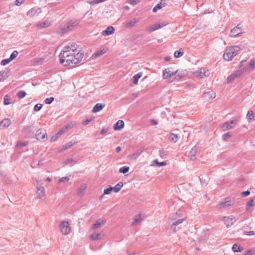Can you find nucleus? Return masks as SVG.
Wrapping results in <instances>:
<instances>
[{"label": "nucleus", "instance_id": "603ef678", "mask_svg": "<svg viewBox=\"0 0 255 255\" xmlns=\"http://www.w3.org/2000/svg\"><path fill=\"white\" fill-rule=\"evenodd\" d=\"M112 187H110L108 188H107L104 190V194H109L111 193V191H112Z\"/></svg>", "mask_w": 255, "mask_h": 255}, {"label": "nucleus", "instance_id": "7c9ffc66", "mask_svg": "<svg viewBox=\"0 0 255 255\" xmlns=\"http://www.w3.org/2000/svg\"><path fill=\"white\" fill-rule=\"evenodd\" d=\"M50 22L48 21H45L44 22L37 24V26L42 28H45L49 26Z\"/></svg>", "mask_w": 255, "mask_h": 255}, {"label": "nucleus", "instance_id": "412c9836", "mask_svg": "<svg viewBox=\"0 0 255 255\" xmlns=\"http://www.w3.org/2000/svg\"><path fill=\"white\" fill-rule=\"evenodd\" d=\"M138 21H139V19L134 18L132 19V20H131L130 21L126 23V24H125V27L126 28H130V27H133Z\"/></svg>", "mask_w": 255, "mask_h": 255}, {"label": "nucleus", "instance_id": "09e8293b", "mask_svg": "<svg viewBox=\"0 0 255 255\" xmlns=\"http://www.w3.org/2000/svg\"><path fill=\"white\" fill-rule=\"evenodd\" d=\"M154 162L156 163V166L158 167L165 166L167 164V163L165 161H162V162H159L157 160H154Z\"/></svg>", "mask_w": 255, "mask_h": 255}, {"label": "nucleus", "instance_id": "6ab92c4d", "mask_svg": "<svg viewBox=\"0 0 255 255\" xmlns=\"http://www.w3.org/2000/svg\"><path fill=\"white\" fill-rule=\"evenodd\" d=\"M114 31V28L113 26H108L105 30H104L102 32V34L104 36L109 35L113 33Z\"/></svg>", "mask_w": 255, "mask_h": 255}, {"label": "nucleus", "instance_id": "c756f323", "mask_svg": "<svg viewBox=\"0 0 255 255\" xmlns=\"http://www.w3.org/2000/svg\"><path fill=\"white\" fill-rule=\"evenodd\" d=\"M142 220H143V219L141 217V215H138L134 219L133 224L134 225H136L139 223H140Z\"/></svg>", "mask_w": 255, "mask_h": 255}, {"label": "nucleus", "instance_id": "f3484780", "mask_svg": "<svg viewBox=\"0 0 255 255\" xmlns=\"http://www.w3.org/2000/svg\"><path fill=\"white\" fill-rule=\"evenodd\" d=\"M174 72L171 71L170 68L165 69L163 72V76L164 79H167L168 77H171L173 75H175Z\"/></svg>", "mask_w": 255, "mask_h": 255}, {"label": "nucleus", "instance_id": "c85d7f7f", "mask_svg": "<svg viewBox=\"0 0 255 255\" xmlns=\"http://www.w3.org/2000/svg\"><path fill=\"white\" fill-rule=\"evenodd\" d=\"M3 100V103L5 105H8L11 103V99L8 95H6L4 97Z\"/></svg>", "mask_w": 255, "mask_h": 255}, {"label": "nucleus", "instance_id": "69168bd1", "mask_svg": "<svg viewBox=\"0 0 255 255\" xmlns=\"http://www.w3.org/2000/svg\"><path fill=\"white\" fill-rule=\"evenodd\" d=\"M245 234L246 235H255V233L254 231H250V232H245Z\"/></svg>", "mask_w": 255, "mask_h": 255}, {"label": "nucleus", "instance_id": "58836bf2", "mask_svg": "<svg viewBox=\"0 0 255 255\" xmlns=\"http://www.w3.org/2000/svg\"><path fill=\"white\" fill-rule=\"evenodd\" d=\"M250 69H254L255 68V59H252L248 66Z\"/></svg>", "mask_w": 255, "mask_h": 255}, {"label": "nucleus", "instance_id": "39448f33", "mask_svg": "<svg viewBox=\"0 0 255 255\" xmlns=\"http://www.w3.org/2000/svg\"><path fill=\"white\" fill-rule=\"evenodd\" d=\"M46 135V131L45 129H38L35 134L36 139L41 141H45L47 139Z\"/></svg>", "mask_w": 255, "mask_h": 255}, {"label": "nucleus", "instance_id": "37998d69", "mask_svg": "<svg viewBox=\"0 0 255 255\" xmlns=\"http://www.w3.org/2000/svg\"><path fill=\"white\" fill-rule=\"evenodd\" d=\"M42 107V104H37L35 105L33 110H34V111H35L36 112H38L41 109Z\"/></svg>", "mask_w": 255, "mask_h": 255}, {"label": "nucleus", "instance_id": "8fccbe9b", "mask_svg": "<svg viewBox=\"0 0 255 255\" xmlns=\"http://www.w3.org/2000/svg\"><path fill=\"white\" fill-rule=\"evenodd\" d=\"M68 131L66 128H65V127H63L57 133V137H59L60 135H61L63 133L65 132L66 131Z\"/></svg>", "mask_w": 255, "mask_h": 255}, {"label": "nucleus", "instance_id": "2f4dec72", "mask_svg": "<svg viewBox=\"0 0 255 255\" xmlns=\"http://www.w3.org/2000/svg\"><path fill=\"white\" fill-rule=\"evenodd\" d=\"M180 138V136L177 134L172 133L170 135V139L173 142H176Z\"/></svg>", "mask_w": 255, "mask_h": 255}, {"label": "nucleus", "instance_id": "49530a36", "mask_svg": "<svg viewBox=\"0 0 255 255\" xmlns=\"http://www.w3.org/2000/svg\"><path fill=\"white\" fill-rule=\"evenodd\" d=\"M10 61H11V60H10L9 58L4 59H3L1 61L0 64H1V65L4 66V65H6L7 64H8Z\"/></svg>", "mask_w": 255, "mask_h": 255}, {"label": "nucleus", "instance_id": "79ce46f5", "mask_svg": "<svg viewBox=\"0 0 255 255\" xmlns=\"http://www.w3.org/2000/svg\"><path fill=\"white\" fill-rule=\"evenodd\" d=\"M26 95V93L23 91H20L18 92L17 96V97L20 98H24Z\"/></svg>", "mask_w": 255, "mask_h": 255}, {"label": "nucleus", "instance_id": "a878e982", "mask_svg": "<svg viewBox=\"0 0 255 255\" xmlns=\"http://www.w3.org/2000/svg\"><path fill=\"white\" fill-rule=\"evenodd\" d=\"M123 186V183L122 182H120L117 185H116L115 187H112V190H113L115 192L117 193L120 191L122 187Z\"/></svg>", "mask_w": 255, "mask_h": 255}, {"label": "nucleus", "instance_id": "338daca9", "mask_svg": "<svg viewBox=\"0 0 255 255\" xmlns=\"http://www.w3.org/2000/svg\"><path fill=\"white\" fill-rule=\"evenodd\" d=\"M150 123L152 125L155 126L157 125V122L155 120L152 119L150 120Z\"/></svg>", "mask_w": 255, "mask_h": 255}, {"label": "nucleus", "instance_id": "3c124183", "mask_svg": "<svg viewBox=\"0 0 255 255\" xmlns=\"http://www.w3.org/2000/svg\"><path fill=\"white\" fill-rule=\"evenodd\" d=\"M54 99L53 97L46 98L44 101L45 103L46 104H50L54 101Z\"/></svg>", "mask_w": 255, "mask_h": 255}, {"label": "nucleus", "instance_id": "0e129e2a", "mask_svg": "<svg viewBox=\"0 0 255 255\" xmlns=\"http://www.w3.org/2000/svg\"><path fill=\"white\" fill-rule=\"evenodd\" d=\"M108 129V128H103L102 129V130H101V134H104L105 133H106V132H107Z\"/></svg>", "mask_w": 255, "mask_h": 255}, {"label": "nucleus", "instance_id": "4be33fe9", "mask_svg": "<svg viewBox=\"0 0 255 255\" xmlns=\"http://www.w3.org/2000/svg\"><path fill=\"white\" fill-rule=\"evenodd\" d=\"M105 221L102 219L98 220L92 226V229H96L105 223Z\"/></svg>", "mask_w": 255, "mask_h": 255}, {"label": "nucleus", "instance_id": "5fc2aeb1", "mask_svg": "<svg viewBox=\"0 0 255 255\" xmlns=\"http://www.w3.org/2000/svg\"><path fill=\"white\" fill-rule=\"evenodd\" d=\"M140 152L139 151H137L135 153L132 155V158L135 159H136L140 155Z\"/></svg>", "mask_w": 255, "mask_h": 255}, {"label": "nucleus", "instance_id": "bf43d9fd", "mask_svg": "<svg viewBox=\"0 0 255 255\" xmlns=\"http://www.w3.org/2000/svg\"><path fill=\"white\" fill-rule=\"evenodd\" d=\"M250 194L249 191H244L241 193V195L243 196H247Z\"/></svg>", "mask_w": 255, "mask_h": 255}, {"label": "nucleus", "instance_id": "5701e85b", "mask_svg": "<svg viewBox=\"0 0 255 255\" xmlns=\"http://www.w3.org/2000/svg\"><path fill=\"white\" fill-rule=\"evenodd\" d=\"M197 152V147L196 146L193 147L190 151L189 157L192 160H195L196 159V154Z\"/></svg>", "mask_w": 255, "mask_h": 255}, {"label": "nucleus", "instance_id": "6e6552de", "mask_svg": "<svg viewBox=\"0 0 255 255\" xmlns=\"http://www.w3.org/2000/svg\"><path fill=\"white\" fill-rule=\"evenodd\" d=\"M233 203L231 199L227 198L224 201L219 202L218 206L220 208H225L233 205Z\"/></svg>", "mask_w": 255, "mask_h": 255}, {"label": "nucleus", "instance_id": "864d4df0", "mask_svg": "<svg viewBox=\"0 0 255 255\" xmlns=\"http://www.w3.org/2000/svg\"><path fill=\"white\" fill-rule=\"evenodd\" d=\"M153 25V27H154V28L155 30H157V29L161 28L163 26V24H159V23L155 24H154Z\"/></svg>", "mask_w": 255, "mask_h": 255}, {"label": "nucleus", "instance_id": "f03ea898", "mask_svg": "<svg viewBox=\"0 0 255 255\" xmlns=\"http://www.w3.org/2000/svg\"><path fill=\"white\" fill-rule=\"evenodd\" d=\"M240 50L241 49L238 46L227 47L223 55L224 59L228 61L231 60L237 55Z\"/></svg>", "mask_w": 255, "mask_h": 255}, {"label": "nucleus", "instance_id": "de8ad7c7", "mask_svg": "<svg viewBox=\"0 0 255 255\" xmlns=\"http://www.w3.org/2000/svg\"><path fill=\"white\" fill-rule=\"evenodd\" d=\"M69 180V178L68 177H64L61 178L58 180V183H60L61 182H67Z\"/></svg>", "mask_w": 255, "mask_h": 255}, {"label": "nucleus", "instance_id": "4468645a", "mask_svg": "<svg viewBox=\"0 0 255 255\" xmlns=\"http://www.w3.org/2000/svg\"><path fill=\"white\" fill-rule=\"evenodd\" d=\"M36 197L41 199L45 196V189L43 187H37Z\"/></svg>", "mask_w": 255, "mask_h": 255}, {"label": "nucleus", "instance_id": "7ed1b4c3", "mask_svg": "<svg viewBox=\"0 0 255 255\" xmlns=\"http://www.w3.org/2000/svg\"><path fill=\"white\" fill-rule=\"evenodd\" d=\"M244 71V69H239L235 71L234 73L229 76L227 79V82L229 83L233 80H234L236 78H239L241 75H242Z\"/></svg>", "mask_w": 255, "mask_h": 255}, {"label": "nucleus", "instance_id": "a19ab883", "mask_svg": "<svg viewBox=\"0 0 255 255\" xmlns=\"http://www.w3.org/2000/svg\"><path fill=\"white\" fill-rule=\"evenodd\" d=\"M76 142H72V141H70L68 143H67L62 148V150H66L72 145H74Z\"/></svg>", "mask_w": 255, "mask_h": 255}, {"label": "nucleus", "instance_id": "0eeeda50", "mask_svg": "<svg viewBox=\"0 0 255 255\" xmlns=\"http://www.w3.org/2000/svg\"><path fill=\"white\" fill-rule=\"evenodd\" d=\"M222 221L225 223L227 227H229L233 225L236 221V219L233 216H230L228 217H224Z\"/></svg>", "mask_w": 255, "mask_h": 255}, {"label": "nucleus", "instance_id": "f704fd0d", "mask_svg": "<svg viewBox=\"0 0 255 255\" xmlns=\"http://www.w3.org/2000/svg\"><path fill=\"white\" fill-rule=\"evenodd\" d=\"M86 188V186L85 184H83L81 186V187H80V188L78 190V194L79 195H82L84 193V191L85 190Z\"/></svg>", "mask_w": 255, "mask_h": 255}, {"label": "nucleus", "instance_id": "aec40b11", "mask_svg": "<svg viewBox=\"0 0 255 255\" xmlns=\"http://www.w3.org/2000/svg\"><path fill=\"white\" fill-rule=\"evenodd\" d=\"M104 107L105 105H103L101 103H97L93 107L92 112L94 113H97L101 111V110H102L104 108Z\"/></svg>", "mask_w": 255, "mask_h": 255}, {"label": "nucleus", "instance_id": "423d86ee", "mask_svg": "<svg viewBox=\"0 0 255 255\" xmlns=\"http://www.w3.org/2000/svg\"><path fill=\"white\" fill-rule=\"evenodd\" d=\"M195 74L200 78H204L205 77L209 76V72L206 68H201L197 71H196Z\"/></svg>", "mask_w": 255, "mask_h": 255}, {"label": "nucleus", "instance_id": "9d476101", "mask_svg": "<svg viewBox=\"0 0 255 255\" xmlns=\"http://www.w3.org/2000/svg\"><path fill=\"white\" fill-rule=\"evenodd\" d=\"M241 33H242V29L239 25H238L231 30L230 36L231 37H235Z\"/></svg>", "mask_w": 255, "mask_h": 255}, {"label": "nucleus", "instance_id": "20e7f679", "mask_svg": "<svg viewBox=\"0 0 255 255\" xmlns=\"http://www.w3.org/2000/svg\"><path fill=\"white\" fill-rule=\"evenodd\" d=\"M60 229L63 235H67L71 231V228L68 222L63 221L60 225Z\"/></svg>", "mask_w": 255, "mask_h": 255}, {"label": "nucleus", "instance_id": "774afa93", "mask_svg": "<svg viewBox=\"0 0 255 255\" xmlns=\"http://www.w3.org/2000/svg\"><path fill=\"white\" fill-rule=\"evenodd\" d=\"M74 161V160L73 159H68L65 160V163L66 164H70L72 162Z\"/></svg>", "mask_w": 255, "mask_h": 255}, {"label": "nucleus", "instance_id": "f8f14e48", "mask_svg": "<svg viewBox=\"0 0 255 255\" xmlns=\"http://www.w3.org/2000/svg\"><path fill=\"white\" fill-rule=\"evenodd\" d=\"M183 221V219H180L172 223L171 227L173 229L174 232H177L180 228L179 225H180Z\"/></svg>", "mask_w": 255, "mask_h": 255}, {"label": "nucleus", "instance_id": "ea45409f", "mask_svg": "<svg viewBox=\"0 0 255 255\" xmlns=\"http://www.w3.org/2000/svg\"><path fill=\"white\" fill-rule=\"evenodd\" d=\"M208 239V237L206 235V233L205 232H204L202 233V235L200 238L199 240L200 242H204L205 241L207 240Z\"/></svg>", "mask_w": 255, "mask_h": 255}, {"label": "nucleus", "instance_id": "bb28decb", "mask_svg": "<svg viewBox=\"0 0 255 255\" xmlns=\"http://www.w3.org/2000/svg\"><path fill=\"white\" fill-rule=\"evenodd\" d=\"M71 29L70 28V24L68 23L66 25H65L62 28H61L59 31V33L64 34L70 30Z\"/></svg>", "mask_w": 255, "mask_h": 255}, {"label": "nucleus", "instance_id": "393cba45", "mask_svg": "<svg viewBox=\"0 0 255 255\" xmlns=\"http://www.w3.org/2000/svg\"><path fill=\"white\" fill-rule=\"evenodd\" d=\"M90 238L92 240H100L101 239V234L100 233L95 232L90 236Z\"/></svg>", "mask_w": 255, "mask_h": 255}, {"label": "nucleus", "instance_id": "b1692460", "mask_svg": "<svg viewBox=\"0 0 255 255\" xmlns=\"http://www.w3.org/2000/svg\"><path fill=\"white\" fill-rule=\"evenodd\" d=\"M247 118L249 122L255 121V113L252 111H249L247 115Z\"/></svg>", "mask_w": 255, "mask_h": 255}, {"label": "nucleus", "instance_id": "72a5a7b5", "mask_svg": "<svg viewBox=\"0 0 255 255\" xmlns=\"http://www.w3.org/2000/svg\"><path fill=\"white\" fill-rule=\"evenodd\" d=\"M129 167L125 166L120 168L119 172L125 174L129 171Z\"/></svg>", "mask_w": 255, "mask_h": 255}, {"label": "nucleus", "instance_id": "473e14b6", "mask_svg": "<svg viewBox=\"0 0 255 255\" xmlns=\"http://www.w3.org/2000/svg\"><path fill=\"white\" fill-rule=\"evenodd\" d=\"M106 52V51L104 49H101L97 51L96 53H95L93 56L95 58L98 57L101 55H102L103 54H104Z\"/></svg>", "mask_w": 255, "mask_h": 255}, {"label": "nucleus", "instance_id": "4d7b16f0", "mask_svg": "<svg viewBox=\"0 0 255 255\" xmlns=\"http://www.w3.org/2000/svg\"><path fill=\"white\" fill-rule=\"evenodd\" d=\"M255 202L254 199H252L251 200H250L247 203V206H248V207H252L253 206L254 204V203Z\"/></svg>", "mask_w": 255, "mask_h": 255}, {"label": "nucleus", "instance_id": "f257e3e1", "mask_svg": "<svg viewBox=\"0 0 255 255\" xmlns=\"http://www.w3.org/2000/svg\"><path fill=\"white\" fill-rule=\"evenodd\" d=\"M84 54L81 47L75 43H72L64 47L59 54L61 63L65 66L76 65L83 58Z\"/></svg>", "mask_w": 255, "mask_h": 255}, {"label": "nucleus", "instance_id": "dca6fc26", "mask_svg": "<svg viewBox=\"0 0 255 255\" xmlns=\"http://www.w3.org/2000/svg\"><path fill=\"white\" fill-rule=\"evenodd\" d=\"M125 123L122 120H119L114 126V129L115 130H121L124 128Z\"/></svg>", "mask_w": 255, "mask_h": 255}, {"label": "nucleus", "instance_id": "a18cd8bd", "mask_svg": "<svg viewBox=\"0 0 255 255\" xmlns=\"http://www.w3.org/2000/svg\"><path fill=\"white\" fill-rule=\"evenodd\" d=\"M232 250L234 252H240V247L237 245L234 244L232 247Z\"/></svg>", "mask_w": 255, "mask_h": 255}, {"label": "nucleus", "instance_id": "ddd939ff", "mask_svg": "<svg viewBox=\"0 0 255 255\" xmlns=\"http://www.w3.org/2000/svg\"><path fill=\"white\" fill-rule=\"evenodd\" d=\"M167 3L165 0H161L158 4H157L153 8V11L154 12H157L158 10L160 9L166 5Z\"/></svg>", "mask_w": 255, "mask_h": 255}, {"label": "nucleus", "instance_id": "e2e57ef3", "mask_svg": "<svg viewBox=\"0 0 255 255\" xmlns=\"http://www.w3.org/2000/svg\"><path fill=\"white\" fill-rule=\"evenodd\" d=\"M147 31L149 32L155 31L153 25H151V26H149V27H148L147 29Z\"/></svg>", "mask_w": 255, "mask_h": 255}, {"label": "nucleus", "instance_id": "c03bdc74", "mask_svg": "<svg viewBox=\"0 0 255 255\" xmlns=\"http://www.w3.org/2000/svg\"><path fill=\"white\" fill-rule=\"evenodd\" d=\"M68 24H70V28L71 29L72 28L76 26L78 24V22L76 20L70 21L69 23H68Z\"/></svg>", "mask_w": 255, "mask_h": 255}, {"label": "nucleus", "instance_id": "1a4fd4ad", "mask_svg": "<svg viewBox=\"0 0 255 255\" xmlns=\"http://www.w3.org/2000/svg\"><path fill=\"white\" fill-rule=\"evenodd\" d=\"M41 12V9L40 8H32L27 12V15L30 17L37 16Z\"/></svg>", "mask_w": 255, "mask_h": 255}, {"label": "nucleus", "instance_id": "cd10ccee", "mask_svg": "<svg viewBox=\"0 0 255 255\" xmlns=\"http://www.w3.org/2000/svg\"><path fill=\"white\" fill-rule=\"evenodd\" d=\"M142 73H138L137 74L135 75L133 77V83L134 84H137L138 83V79L142 76Z\"/></svg>", "mask_w": 255, "mask_h": 255}, {"label": "nucleus", "instance_id": "052dcab7", "mask_svg": "<svg viewBox=\"0 0 255 255\" xmlns=\"http://www.w3.org/2000/svg\"><path fill=\"white\" fill-rule=\"evenodd\" d=\"M23 0H16L15 4L17 6L20 5L23 3Z\"/></svg>", "mask_w": 255, "mask_h": 255}, {"label": "nucleus", "instance_id": "9b49d317", "mask_svg": "<svg viewBox=\"0 0 255 255\" xmlns=\"http://www.w3.org/2000/svg\"><path fill=\"white\" fill-rule=\"evenodd\" d=\"M236 123L234 121L232 120L230 122L225 123L221 128L223 131H226L234 127Z\"/></svg>", "mask_w": 255, "mask_h": 255}, {"label": "nucleus", "instance_id": "2eb2a0df", "mask_svg": "<svg viewBox=\"0 0 255 255\" xmlns=\"http://www.w3.org/2000/svg\"><path fill=\"white\" fill-rule=\"evenodd\" d=\"M216 97L215 93L212 91L205 92L203 94V97L206 100L209 101L214 99Z\"/></svg>", "mask_w": 255, "mask_h": 255}, {"label": "nucleus", "instance_id": "e433bc0d", "mask_svg": "<svg viewBox=\"0 0 255 255\" xmlns=\"http://www.w3.org/2000/svg\"><path fill=\"white\" fill-rule=\"evenodd\" d=\"M184 54V52L181 50L179 51H176L174 52V56L176 58H179Z\"/></svg>", "mask_w": 255, "mask_h": 255}, {"label": "nucleus", "instance_id": "680f3d73", "mask_svg": "<svg viewBox=\"0 0 255 255\" xmlns=\"http://www.w3.org/2000/svg\"><path fill=\"white\" fill-rule=\"evenodd\" d=\"M147 31L149 32L155 31L153 25H151V26H149V27H148L147 29Z\"/></svg>", "mask_w": 255, "mask_h": 255}, {"label": "nucleus", "instance_id": "c9c22d12", "mask_svg": "<svg viewBox=\"0 0 255 255\" xmlns=\"http://www.w3.org/2000/svg\"><path fill=\"white\" fill-rule=\"evenodd\" d=\"M7 77L6 73L4 72H0V82L3 81Z\"/></svg>", "mask_w": 255, "mask_h": 255}, {"label": "nucleus", "instance_id": "6e6d98bb", "mask_svg": "<svg viewBox=\"0 0 255 255\" xmlns=\"http://www.w3.org/2000/svg\"><path fill=\"white\" fill-rule=\"evenodd\" d=\"M128 2L132 5L137 4L138 2V0H127Z\"/></svg>", "mask_w": 255, "mask_h": 255}, {"label": "nucleus", "instance_id": "13d9d810", "mask_svg": "<svg viewBox=\"0 0 255 255\" xmlns=\"http://www.w3.org/2000/svg\"><path fill=\"white\" fill-rule=\"evenodd\" d=\"M231 136V134L229 133L225 134L223 135V138L224 140H227L229 137Z\"/></svg>", "mask_w": 255, "mask_h": 255}, {"label": "nucleus", "instance_id": "a211bd4d", "mask_svg": "<svg viewBox=\"0 0 255 255\" xmlns=\"http://www.w3.org/2000/svg\"><path fill=\"white\" fill-rule=\"evenodd\" d=\"M11 123L9 119H5L2 120L0 123V128H4L8 127Z\"/></svg>", "mask_w": 255, "mask_h": 255}, {"label": "nucleus", "instance_id": "4c0bfd02", "mask_svg": "<svg viewBox=\"0 0 255 255\" xmlns=\"http://www.w3.org/2000/svg\"><path fill=\"white\" fill-rule=\"evenodd\" d=\"M17 55L18 52L16 50H14L12 52L9 58L12 61L17 57Z\"/></svg>", "mask_w": 255, "mask_h": 255}]
</instances>
